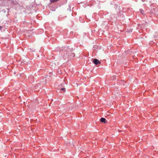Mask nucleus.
Returning <instances> with one entry per match:
<instances>
[{
    "label": "nucleus",
    "mask_w": 158,
    "mask_h": 158,
    "mask_svg": "<svg viewBox=\"0 0 158 158\" xmlns=\"http://www.w3.org/2000/svg\"><path fill=\"white\" fill-rule=\"evenodd\" d=\"M93 63L97 65L98 64H100L101 62L98 60L97 59H94L93 60Z\"/></svg>",
    "instance_id": "1"
},
{
    "label": "nucleus",
    "mask_w": 158,
    "mask_h": 158,
    "mask_svg": "<svg viewBox=\"0 0 158 158\" xmlns=\"http://www.w3.org/2000/svg\"><path fill=\"white\" fill-rule=\"evenodd\" d=\"M75 56V54L73 53H71L69 56V58L70 59L73 58L74 56Z\"/></svg>",
    "instance_id": "2"
},
{
    "label": "nucleus",
    "mask_w": 158,
    "mask_h": 158,
    "mask_svg": "<svg viewBox=\"0 0 158 158\" xmlns=\"http://www.w3.org/2000/svg\"><path fill=\"white\" fill-rule=\"evenodd\" d=\"M100 121L101 122L103 123H105L107 122V121H106V119L103 118H102L100 119Z\"/></svg>",
    "instance_id": "3"
},
{
    "label": "nucleus",
    "mask_w": 158,
    "mask_h": 158,
    "mask_svg": "<svg viewBox=\"0 0 158 158\" xmlns=\"http://www.w3.org/2000/svg\"><path fill=\"white\" fill-rule=\"evenodd\" d=\"M28 78L29 80H31V79L34 78V77L33 76H31L29 77Z\"/></svg>",
    "instance_id": "4"
},
{
    "label": "nucleus",
    "mask_w": 158,
    "mask_h": 158,
    "mask_svg": "<svg viewBox=\"0 0 158 158\" xmlns=\"http://www.w3.org/2000/svg\"><path fill=\"white\" fill-rule=\"evenodd\" d=\"M65 88H62L60 89V90L63 91L64 92L65 91Z\"/></svg>",
    "instance_id": "5"
},
{
    "label": "nucleus",
    "mask_w": 158,
    "mask_h": 158,
    "mask_svg": "<svg viewBox=\"0 0 158 158\" xmlns=\"http://www.w3.org/2000/svg\"><path fill=\"white\" fill-rule=\"evenodd\" d=\"M140 12L142 14H143V13L144 11L143 10H140Z\"/></svg>",
    "instance_id": "6"
},
{
    "label": "nucleus",
    "mask_w": 158,
    "mask_h": 158,
    "mask_svg": "<svg viewBox=\"0 0 158 158\" xmlns=\"http://www.w3.org/2000/svg\"><path fill=\"white\" fill-rule=\"evenodd\" d=\"M2 28V26H0V30Z\"/></svg>",
    "instance_id": "7"
},
{
    "label": "nucleus",
    "mask_w": 158,
    "mask_h": 158,
    "mask_svg": "<svg viewBox=\"0 0 158 158\" xmlns=\"http://www.w3.org/2000/svg\"><path fill=\"white\" fill-rule=\"evenodd\" d=\"M64 85V84H63V83H62V84H61L60 85H60Z\"/></svg>",
    "instance_id": "8"
}]
</instances>
